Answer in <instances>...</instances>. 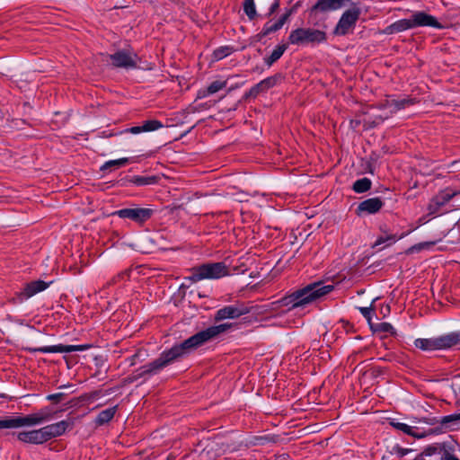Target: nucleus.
Here are the masks:
<instances>
[{
  "instance_id": "obj_1",
  "label": "nucleus",
  "mask_w": 460,
  "mask_h": 460,
  "mask_svg": "<svg viewBox=\"0 0 460 460\" xmlns=\"http://www.w3.org/2000/svg\"><path fill=\"white\" fill-rule=\"evenodd\" d=\"M230 327L231 324L229 323H222L219 325L210 326L206 330L197 332L180 344H176L170 349L163 351L158 358L141 367L139 369L141 372L138 374V376L140 377L145 375L157 374L160 370L190 353L191 350L196 349L206 342L215 339L219 334L225 332Z\"/></svg>"
},
{
  "instance_id": "obj_2",
  "label": "nucleus",
  "mask_w": 460,
  "mask_h": 460,
  "mask_svg": "<svg viewBox=\"0 0 460 460\" xmlns=\"http://www.w3.org/2000/svg\"><path fill=\"white\" fill-rule=\"evenodd\" d=\"M333 288L334 287L332 285H323V282H314L284 296L280 302L283 305H291L292 308L304 306L329 294Z\"/></svg>"
},
{
  "instance_id": "obj_3",
  "label": "nucleus",
  "mask_w": 460,
  "mask_h": 460,
  "mask_svg": "<svg viewBox=\"0 0 460 460\" xmlns=\"http://www.w3.org/2000/svg\"><path fill=\"white\" fill-rule=\"evenodd\" d=\"M228 274V268L224 262H212L193 268L192 274L186 279L191 283H195L205 279H217Z\"/></svg>"
},
{
  "instance_id": "obj_4",
  "label": "nucleus",
  "mask_w": 460,
  "mask_h": 460,
  "mask_svg": "<svg viewBox=\"0 0 460 460\" xmlns=\"http://www.w3.org/2000/svg\"><path fill=\"white\" fill-rule=\"evenodd\" d=\"M460 344V332H451L437 338L416 339L414 345L421 350L446 349Z\"/></svg>"
},
{
  "instance_id": "obj_5",
  "label": "nucleus",
  "mask_w": 460,
  "mask_h": 460,
  "mask_svg": "<svg viewBox=\"0 0 460 460\" xmlns=\"http://www.w3.org/2000/svg\"><path fill=\"white\" fill-rule=\"evenodd\" d=\"M326 40L327 36L324 31L311 28H297L292 31L288 36L289 43L295 45L322 43Z\"/></svg>"
},
{
  "instance_id": "obj_6",
  "label": "nucleus",
  "mask_w": 460,
  "mask_h": 460,
  "mask_svg": "<svg viewBox=\"0 0 460 460\" xmlns=\"http://www.w3.org/2000/svg\"><path fill=\"white\" fill-rule=\"evenodd\" d=\"M155 210L148 208H126L113 212V216H117L122 219H129L136 224L142 226L148 221L154 215Z\"/></svg>"
},
{
  "instance_id": "obj_7",
  "label": "nucleus",
  "mask_w": 460,
  "mask_h": 460,
  "mask_svg": "<svg viewBox=\"0 0 460 460\" xmlns=\"http://www.w3.org/2000/svg\"><path fill=\"white\" fill-rule=\"evenodd\" d=\"M360 13V8L356 5L345 11L334 28L333 33L340 36L348 34L349 31L355 26Z\"/></svg>"
},
{
  "instance_id": "obj_8",
  "label": "nucleus",
  "mask_w": 460,
  "mask_h": 460,
  "mask_svg": "<svg viewBox=\"0 0 460 460\" xmlns=\"http://www.w3.org/2000/svg\"><path fill=\"white\" fill-rule=\"evenodd\" d=\"M456 442L445 441L435 443L426 447V455H440V460H460L455 456Z\"/></svg>"
},
{
  "instance_id": "obj_9",
  "label": "nucleus",
  "mask_w": 460,
  "mask_h": 460,
  "mask_svg": "<svg viewBox=\"0 0 460 460\" xmlns=\"http://www.w3.org/2000/svg\"><path fill=\"white\" fill-rule=\"evenodd\" d=\"M109 58L114 67L132 69L137 66V55L124 49L109 55Z\"/></svg>"
},
{
  "instance_id": "obj_10",
  "label": "nucleus",
  "mask_w": 460,
  "mask_h": 460,
  "mask_svg": "<svg viewBox=\"0 0 460 460\" xmlns=\"http://www.w3.org/2000/svg\"><path fill=\"white\" fill-rule=\"evenodd\" d=\"M40 425L34 413L25 416L6 417L0 420V429H16L25 426Z\"/></svg>"
},
{
  "instance_id": "obj_11",
  "label": "nucleus",
  "mask_w": 460,
  "mask_h": 460,
  "mask_svg": "<svg viewBox=\"0 0 460 460\" xmlns=\"http://www.w3.org/2000/svg\"><path fill=\"white\" fill-rule=\"evenodd\" d=\"M49 283H46L43 280H36L31 281L24 287V288L16 294L14 297L12 298V302L13 304L22 303L24 300L31 297L35 294L45 290L49 287Z\"/></svg>"
},
{
  "instance_id": "obj_12",
  "label": "nucleus",
  "mask_w": 460,
  "mask_h": 460,
  "mask_svg": "<svg viewBox=\"0 0 460 460\" xmlns=\"http://www.w3.org/2000/svg\"><path fill=\"white\" fill-rule=\"evenodd\" d=\"M458 192L453 191L450 189H445L439 191L436 196H434L429 206L428 210L429 215L438 214L441 208H443L448 201L451 200L452 198L456 196Z\"/></svg>"
},
{
  "instance_id": "obj_13",
  "label": "nucleus",
  "mask_w": 460,
  "mask_h": 460,
  "mask_svg": "<svg viewBox=\"0 0 460 460\" xmlns=\"http://www.w3.org/2000/svg\"><path fill=\"white\" fill-rule=\"evenodd\" d=\"M89 345H53L45 346L40 348L28 349L31 352H42V353H68L73 351H83L88 349Z\"/></svg>"
},
{
  "instance_id": "obj_14",
  "label": "nucleus",
  "mask_w": 460,
  "mask_h": 460,
  "mask_svg": "<svg viewBox=\"0 0 460 460\" xmlns=\"http://www.w3.org/2000/svg\"><path fill=\"white\" fill-rule=\"evenodd\" d=\"M249 313V310L247 307L241 305V306H234V305H229L225 306L219 310L217 311L215 315V320L217 322L223 321L225 319H236L243 314H246Z\"/></svg>"
},
{
  "instance_id": "obj_15",
  "label": "nucleus",
  "mask_w": 460,
  "mask_h": 460,
  "mask_svg": "<svg viewBox=\"0 0 460 460\" xmlns=\"http://www.w3.org/2000/svg\"><path fill=\"white\" fill-rule=\"evenodd\" d=\"M413 28L416 27H433L437 29H442L444 26L438 22V20L425 12H416L411 15Z\"/></svg>"
},
{
  "instance_id": "obj_16",
  "label": "nucleus",
  "mask_w": 460,
  "mask_h": 460,
  "mask_svg": "<svg viewBox=\"0 0 460 460\" xmlns=\"http://www.w3.org/2000/svg\"><path fill=\"white\" fill-rule=\"evenodd\" d=\"M384 202L378 197L367 199L358 204L356 213L358 216L375 214L382 208Z\"/></svg>"
},
{
  "instance_id": "obj_17",
  "label": "nucleus",
  "mask_w": 460,
  "mask_h": 460,
  "mask_svg": "<svg viewBox=\"0 0 460 460\" xmlns=\"http://www.w3.org/2000/svg\"><path fill=\"white\" fill-rule=\"evenodd\" d=\"M68 420H61L57 423L47 425L42 428L46 441L63 435L70 426Z\"/></svg>"
},
{
  "instance_id": "obj_18",
  "label": "nucleus",
  "mask_w": 460,
  "mask_h": 460,
  "mask_svg": "<svg viewBox=\"0 0 460 460\" xmlns=\"http://www.w3.org/2000/svg\"><path fill=\"white\" fill-rule=\"evenodd\" d=\"M17 438L22 442L35 445H40L47 442L42 428L40 429L19 432Z\"/></svg>"
},
{
  "instance_id": "obj_19",
  "label": "nucleus",
  "mask_w": 460,
  "mask_h": 460,
  "mask_svg": "<svg viewBox=\"0 0 460 460\" xmlns=\"http://www.w3.org/2000/svg\"><path fill=\"white\" fill-rule=\"evenodd\" d=\"M342 6L340 0H318L310 9V15L317 12L326 13L329 11L339 9Z\"/></svg>"
},
{
  "instance_id": "obj_20",
  "label": "nucleus",
  "mask_w": 460,
  "mask_h": 460,
  "mask_svg": "<svg viewBox=\"0 0 460 460\" xmlns=\"http://www.w3.org/2000/svg\"><path fill=\"white\" fill-rule=\"evenodd\" d=\"M413 29V23L411 17L409 19H402L396 21L391 25L387 26L385 30V33L386 34H394L397 32H401L406 30Z\"/></svg>"
},
{
  "instance_id": "obj_21",
  "label": "nucleus",
  "mask_w": 460,
  "mask_h": 460,
  "mask_svg": "<svg viewBox=\"0 0 460 460\" xmlns=\"http://www.w3.org/2000/svg\"><path fill=\"white\" fill-rule=\"evenodd\" d=\"M280 0H257L260 10L267 11L265 17H270L279 7Z\"/></svg>"
},
{
  "instance_id": "obj_22",
  "label": "nucleus",
  "mask_w": 460,
  "mask_h": 460,
  "mask_svg": "<svg viewBox=\"0 0 460 460\" xmlns=\"http://www.w3.org/2000/svg\"><path fill=\"white\" fill-rule=\"evenodd\" d=\"M282 27L280 26V24L278 22H276L272 24H270V22H267L264 24L261 31L253 37V40L256 42L262 41L264 37L268 36L270 33L278 31Z\"/></svg>"
},
{
  "instance_id": "obj_23",
  "label": "nucleus",
  "mask_w": 460,
  "mask_h": 460,
  "mask_svg": "<svg viewBox=\"0 0 460 460\" xmlns=\"http://www.w3.org/2000/svg\"><path fill=\"white\" fill-rule=\"evenodd\" d=\"M287 49H288L287 44L278 45L269 57L264 58V63L268 66H271L275 62H277L282 57V55L287 50Z\"/></svg>"
},
{
  "instance_id": "obj_24",
  "label": "nucleus",
  "mask_w": 460,
  "mask_h": 460,
  "mask_svg": "<svg viewBox=\"0 0 460 460\" xmlns=\"http://www.w3.org/2000/svg\"><path fill=\"white\" fill-rule=\"evenodd\" d=\"M226 86V82L214 81L212 82L206 90L199 91L198 98H204L209 94H213L220 91Z\"/></svg>"
},
{
  "instance_id": "obj_25",
  "label": "nucleus",
  "mask_w": 460,
  "mask_h": 460,
  "mask_svg": "<svg viewBox=\"0 0 460 460\" xmlns=\"http://www.w3.org/2000/svg\"><path fill=\"white\" fill-rule=\"evenodd\" d=\"M117 406L102 411L95 419V423L98 426L108 423L115 415Z\"/></svg>"
},
{
  "instance_id": "obj_26",
  "label": "nucleus",
  "mask_w": 460,
  "mask_h": 460,
  "mask_svg": "<svg viewBox=\"0 0 460 460\" xmlns=\"http://www.w3.org/2000/svg\"><path fill=\"white\" fill-rule=\"evenodd\" d=\"M160 177L157 175L152 176H134L129 181L137 186L153 185L158 182Z\"/></svg>"
},
{
  "instance_id": "obj_27",
  "label": "nucleus",
  "mask_w": 460,
  "mask_h": 460,
  "mask_svg": "<svg viewBox=\"0 0 460 460\" xmlns=\"http://www.w3.org/2000/svg\"><path fill=\"white\" fill-rule=\"evenodd\" d=\"M414 103H415L414 99H410V98H404L402 100L392 99V100L386 101V106L389 108L394 107V111H395L404 109L405 107L412 105Z\"/></svg>"
},
{
  "instance_id": "obj_28",
  "label": "nucleus",
  "mask_w": 460,
  "mask_h": 460,
  "mask_svg": "<svg viewBox=\"0 0 460 460\" xmlns=\"http://www.w3.org/2000/svg\"><path fill=\"white\" fill-rule=\"evenodd\" d=\"M457 420H460V413L444 416L440 420H437V418H432L428 421V423L430 425L440 423L443 427H448L451 423Z\"/></svg>"
},
{
  "instance_id": "obj_29",
  "label": "nucleus",
  "mask_w": 460,
  "mask_h": 460,
  "mask_svg": "<svg viewBox=\"0 0 460 460\" xmlns=\"http://www.w3.org/2000/svg\"><path fill=\"white\" fill-rule=\"evenodd\" d=\"M371 181L368 178H361L357 180L353 184V190L357 193H363L371 188Z\"/></svg>"
},
{
  "instance_id": "obj_30",
  "label": "nucleus",
  "mask_w": 460,
  "mask_h": 460,
  "mask_svg": "<svg viewBox=\"0 0 460 460\" xmlns=\"http://www.w3.org/2000/svg\"><path fill=\"white\" fill-rule=\"evenodd\" d=\"M282 79H283L282 74L278 73L272 76H270V77H267V78L261 80V82L264 89H266V91H268L269 89L275 86Z\"/></svg>"
},
{
  "instance_id": "obj_31",
  "label": "nucleus",
  "mask_w": 460,
  "mask_h": 460,
  "mask_svg": "<svg viewBox=\"0 0 460 460\" xmlns=\"http://www.w3.org/2000/svg\"><path fill=\"white\" fill-rule=\"evenodd\" d=\"M243 11L250 21L254 20L257 17L254 0H244Z\"/></svg>"
},
{
  "instance_id": "obj_32",
  "label": "nucleus",
  "mask_w": 460,
  "mask_h": 460,
  "mask_svg": "<svg viewBox=\"0 0 460 460\" xmlns=\"http://www.w3.org/2000/svg\"><path fill=\"white\" fill-rule=\"evenodd\" d=\"M392 425H393L395 429H399V430H401V431L404 432V433H405V434H407V435L412 436V437H414V438H424V437H425V434L418 435V434L414 433V432L412 431V428H411V426H409V425L405 424V423H402V422H392Z\"/></svg>"
},
{
  "instance_id": "obj_33",
  "label": "nucleus",
  "mask_w": 460,
  "mask_h": 460,
  "mask_svg": "<svg viewBox=\"0 0 460 460\" xmlns=\"http://www.w3.org/2000/svg\"><path fill=\"white\" fill-rule=\"evenodd\" d=\"M266 92L261 82L253 85L247 93L243 95V100H247L249 98H256L261 93Z\"/></svg>"
},
{
  "instance_id": "obj_34",
  "label": "nucleus",
  "mask_w": 460,
  "mask_h": 460,
  "mask_svg": "<svg viewBox=\"0 0 460 460\" xmlns=\"http://www.w3.org/2000/svg\"><path fill=\"white\" fill-rule=\"evenodd\" d=\"M142 130L143 132L155 131L164 127L161 121L156 119L146 120L143 123Z\"/></svg>"
},
{
  "instance_id": "obj_35",
  "label": "nucleus",
  "mask_w": 460,
  "mask_h": 460,
  "mask_svg": "<svg viewBox=\"0 0 460 460\" xmlns=\"http://www.w3.org/2000/svg\"><path fill=\"white\" fill-rule=\"evenodd\" d=\"M128 162V158H120L117 160H111L106 162L102 167L101 170H111L113 167H120L125 165Z\"/></svg>"
},
{
  "instance_id": "obj_36",
  "label": "nucleus",
  "mask_w": 460,
  "mask_h": 460,
  "mask_svg": "<svg viewBox=\"0 0 460 460\" xmlns=\"http://www.w3.org/2000/svg\"><path fill=\"white\" fill-rule=\"evenodd\" d=\"M39 424H42L46 421H49L52 419L53 413L48 409H41L37 412H34Z\"/></svg>"
},
{
  "instance_id": "obj_37",
  "label": "nucleus",
  "mask_w": 460,
  "mask_h": 460,
  "mask_svg": "<svg viewBox=\"0 0 460 460\" xmlns=\"http://www.w3.org/2000/svg\"><path fill=\"white\" fill-rule=\"evenodd\" d=\"M371 329L374 332H389L391 334H395V331H394L393 325L389 323H377L376 326H373L371 324Z\"/></svg>"
},
{
  "instance_id": "obj_38",
  "label": "nucleus",
  "mask_w": 460,
  "mask_h": 460,
  "mask_svg": "<svg viewBox=\"0 0 460 460\" xmlns=\"http://www.w3.org/2000/svg\"><path fill=\"white\" fill-rule=\"evenodd\" d=\"M231 52H232V48L228 47V46H225V47H220V48L217 49L214 51L213 55L217 60H220V59L227 57L228 55H230Z\"/></svg>"
},
{
  "instance_id": "obj_39",
  "label": "nucleus",
  "mask_w": 460,
  "mask_h": 460,
  "mask_svg": "<svg viewBox=\"0 0 460 460\" xmlns=\"http://www.w3.org/2000/svg\"><path fill=\"white\" fill-rule=\"evenodd\" d=\"M398 238L396 237L395 234H385V235H381L377 238V240L376 241L374 246H377L379 244H382V243H385L386 242H389L390 243H393L394 242H396Z\"/></svg>"
},
{
  "instance_id": "obj_40",
  "label": "nucleus",
  "mask_w": 460,
  "mask_h": 460,
  "mask_svg": "<svg viewBox=\"0 0 460 460\" xmlns=\"http://www.w3.org/2000/svg\"><path fill=\"white\" fill-rule=\"evenodd\" d=\"M435 242H424V243H417L413 246H411L409 250H408V252H420L421 251L422 249H425V248H429L433 245H435Z\"/></svg>"
},
{
  "instance_id": "obj_41",
  "label": "nucleus",
  "mask_w": 460,
  "mask_h": 460,
  "mask_svg": "<svg viewBox=\"0 0 460 460\" xmlns=\"http://www.w3.org/2000/svg\"><path fill=\"white\" fill-rule=\"evenodd\" d=\"M129 274H130V270H126L124 271H121L119 274H117V276H115L113 278L112 282L118 283L120 281H125V280L128 279Z\"/></svg>"
},
{
  "instance_id": "obj_42",
  "label": "nucleus",
  "mask_w": 460,
  "mask_h": 460,
  "mask_svg": "<svg viewBox=\"0 0 460 460\" xmlns=\"http://www.w3.org/2000/svg\"><path fill=\"white\" fill-rule=\"evenodd\" d=\"M413 449H411V448H402V447L396 445L393 448V452H394L395 454H397V456L399 457H403L404 456H406L408 453L410 452H412Z\"/></svg>"
},
{
  "instance_id": "obj_43",
  "label": "nucleus",
  "mask_w": 460,
  "mask_h": 460,
  "mask_svg": "<svg viewBox=\"0 0 460 460\" xmlns=\"http://www.w3.org/2000/svg\"><path fill=\"white\" fill-rule=\"evenodd\" d=\"M66 397V394L64 393H58V394H49L47 396V399L49 401H51L55 403H58V402H60L64 398Z\"/></svg>"
},
{
  "instance_id": "obj_44",
  "label": "nucleus",
  "mask_w": 460,
  "mask_h": 460,
  "mask_svg": "<svg viewBox=\"0 0 460 460\" xmlns=\"http://www.w3.org/2000/svg\"><path fill=\"white\" fill-rule=\"evenodd\" d=\"M293 13L294 12H291V9H288L277 22L280 24L281 27H283V25L287 22V21Z\"/></svg>"
},
{
  "instance_id": "obj_45",
  "label": "nucleus",
  "mask_w": 460,
  "mask_h": 460,
  "mask_svg": "<svg viewBox=\"0 0 460 460\" xmlns=\"http://www.w3.org/2000/svg\"><path fill=\"white\" fill-rule=\"evenodd\" d=\"M371 308L370 307H360L359 311L363 314V316L370 322L371 320Z\"/></svg>"
},
{
  "instance_id": "obj_46",
  "label": "nucleus",
  "mask_w": 460,
  "mask_h": 460,
  "mask_svg": "<svg viewBox=\"0 0 460 460\" xmlns=\"http://www.w3.org/2000/svg\"><path fill=\"white\" fill-rule=\"evenodd\" d=\"M126 132H129L131 134H139V133L143 132V130H142L141 126H135V127H131V128H128L126 130Z\"/></svg>"
},
{
  "instance_id": "obj_47",
  "label": "nucleus",
  "mask_w": 460,
  "mask_h": 460,
  "mask_svg": "<svg viewBox=\"0 0 460 460\" xmlns=\"http://www.w3.org/2000/svg\"><path fill=\"white\" fill-rule=\"evenodd\" d=\"M88 399L94 400L100 396L99 391H94L85 395Z\"/></svg>"
},
{
  "instance_id": "obj_48",
  "label": "nucleus",
  "mask_w": 460,
  "mask_h": 460,
  "mask_svg": "<svg viewBox=\"0 0 460 460\" xmlns=\"http://www.w3.org/2000/svg\"><path fill=\"white\" fill-rule=\"evenodd\" d=\"M425 452H426V447L424 448V450L420 455H418L414 458V460H425V458H424L425 456H432V455H426Z\"/></svg>"
},
{
  "instance_id": "obj_49",
  "label": "nucleus",
  "mask_w": 460,
  "mask_h": 460,
  "mask_svg": "<svg viewBox=\"0 0 460 460\" xmlns=\"http://www.w3.org/2000/svg\"><path fill=\"white\" fill-rule=\"evenodd\" d=\"M300 5H301V2H300V1L296 2V4H295L291 8H290V9H291V12L296 13V10L298 9V7H300Z\"/></svg>"
},
{
  "instance_id": "obj_50",
  "label": "nucleus",
  "mask_w": 460,
  "mask_h": 460,
  "mask_svg": "<svg viewBox=\"0 0 460 460\" xmlns=\"http://www.w3.org/2000/svg\"><path fill=\"white\" fill-rule=\"evenodd\" d=\"M288 456L287 455H282L280 456H279V460H287Z\"/></svg>"
}]
</instances>
